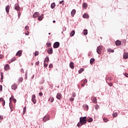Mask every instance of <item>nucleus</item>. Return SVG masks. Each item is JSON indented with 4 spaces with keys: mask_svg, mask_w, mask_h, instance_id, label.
Masks as SVG:
<instances>
[{
    "mask_svg": "<svg viewBox=\"0 0 128 128\" xmlns=\"http://www.w3.org/2000/svg\"><path fill=\"white\" fill-rule=\"evenodd\" d=\"M49 61H50V59L48 58V57H46V58L44 60V62H48Z\"/></svg>",
    "mask_w": 128,
    "mask_h": 128,
    "instance_id": "393cba45",
    "label": "nucleus"
},
{
    "mask_svg": "<svg viewBox=\"0 0 128 128\" xmlns=\"http://www.w3.org/2000/svg\"><path fill=\"white\" fill-rule=\"evenodd\" d=\"M38 64H40V62L39 61L36 62V66H38Z\"/></svg>",
    "mask_w": 128,
    "mask_h": 128,
    "instance_id": "8fccbe9b",
    "label": "nucleus"
},
{
    "mask_svg": "<svg viewBox=\"0 0 128 128\" xmlns=\"http://www.w3.org/2000/svg\"><path fill=\"white\" fill-rule=\"evenodd\" d=\"M70 100L71 102H74V98H70Z\"/></svg>",
    "mask_w": 128,
    "mask_h": 128,
    "instance_id": "603ef678",
    "label": "nucleus"
},
{
    "mask_svg": "<svg viewBox=\"0 0 128 128\" xmlns=\"http://www.w3.org/2000/svg\"><path fill=\"white\" fill-rule=\"evenodd\" d=\"M116 46H120L122 42L120 40H117L115 42Z\"/></svg>",
    "mask_w": 128,
    "mask_h": 128,
    "instance_id": "4468645a",
    "label": "nucleus"
},
{
    "mask_svg": "<svg viewBox=\"0 0 128 128\" xmlns=\"http://www.w3.org/2000/svg\"><path fill=\"white\" fill-rule=\"evenodd\" d=\"M64 0H62L61 2H60V4H62V2H64Z\"/></svg>",
    "mask_w": 128,
    "mask_h": 128,
    "instance_id": "e2e57ef3",
    "label": "nucleus"
},
{
    "mask_svg": "<svg viewBox=\"0 0 128 128\" xmlns=\"http://www.w3.org/2000/svg\"><path fill=\"white\" fill-rule=\"evenodd\" d=\"M28 34H29L28 32H26V33H25V34H26V36H28Z\"/></svg>",
    "mask_w": 128,
    "mask_h": 128,
    "instance_id": "680f3d73",
    "label": "nucleus"
},
{
    "mask_svg": "<svg viewBox=\"0 0 128 128\" xmlns=\"http://www.w3.org/2000/svg\"><path fill=\"white\" fill-rule=\"evenodd\" d=\"M103 120L104 122H108V119L107 118H103Z\"/></svg>",
    "mask_w": 128,
    "mask_h": 128,
    "instance_id": "473e14b6",
    "label": "nucleus"
},
{
    "mask_svg": "<svg viewBox=\"0 0 128 128\" xmlns=\"http://www.w3.org/2000/svg\"><path fill=\"white\" fill-rule=\"evenodd\" d=\"M30 28V27H28V26H25V30H28Z\"/></svg>",
    "mask_w": 128,
    "mask_h": 128,
    "instance_id": "de8ad7c7",
    "label": "nucleus"
},
{
    "mask_svg": "<svg viewBox=\"0 0 128 128\" xmlns=\"http://www.w3.org/2000/svg\"><path fill=\"white\" fill-rule=\"evenodd\" d=\"M0 76H1V80H2V78H4V73L0 72Z\"/></svg>",
    "mask_w": 128,
    "mask_h": 128,
    "instance_id": "4c0bfd02",
    "label": "nucleus"
},
{
    "mask_svg": "<svg viewBox=\"0 0 128 128\" xmlns=\"http://www.w3.org/2000/svg\"><path fill=\"white\" fill-rule=\"evenodd\" d=\"M50 46H52V43L50 42H48L46 43V46L48 47V48H50Z\"/></svg>",
    "mask_w": 128,
    "mask_h": 128,
    "instance_id": "c9c22d12",
    "label": "nucleus"
},
{
    "mask_svg": "<svg viewBox=\"0 0 128 128\" xmlns=\"http://www.w3.org/2000/svg\"><path fill=\"white\" fill-rule=\"evenodd\" d=\"M83 18H90V16L87 14H83Z\"/></svg>",
    "mask_w": 128,
    "mask_h": 128,
    "instance_id": "4be33fe9",
    "label": "nucleus"
},
{
    "mask_svg": "<svg viewBox=\"0 0 128 128\" xmlns=\"http://www.w3.org/2000/svg\"><path fill=\"white\" fill-rule=\"evenodd\" d=\"M47 52L49 54H52V53L54 52L52 51V48H48L47 50Z\"/></svg>",
    "mask_w": 128,
    "mask_h": 128,
    "instance_id": "20e7f679",
    "label": "nucleus"
},
{
    "mask_svg": "<svg viewBox=\"0 0 128 128\" xmlns=\"http://www.w3.org/2000/svg\"><path fill=\"white\" fill-rule=\"evenodd\" d=\"M38 56V52L36 51L34 53V56Z\"/></svg>",
    "mask_w": 128,
    "mask_h": 128,
    "instance_id": "58836bf2",
    "label": "nucleus"
},
{
    "mask_svg": "<svg viewBox=\"0 0 128 128\" xmlns=\"http://www.w3.org/2000/svg\"><path fill=\"white\" fill-rule=\"evenodd\" d=\"M26 107H24V110H23V112L24 114V112H26Z\"/></svg>",
    "mask_w": 128,
    "mask_h": 128,
    "instance_id": "a18cd8bd",
    "label": "nucleus"
},
{
    "mask_svg": "<svg viewBox=\"0 0 128 128\" xmlns=\"http://www.w3.org/2000/svg\"><path fill=\"white\" fill-rule=\"evenodd\" d=\"M124 58L125 60H127L128 58V52H124L123 55Z\"/></svg>",
    "mask_w": 128,
    "mask_h": 128,
    "instance_id": "f8f14e48",
    "label": "nucleus"
},
{
    "mask_svg": "<svg viewBox=\"0 0 128 128\" xmlns=\"http://www.w3.org/2000/svg\"><path fill=\"white\" fill-rule=\"evenodd\" d=\"M40 16V13L38 12H36L34 14H33V18H38V16Z\"/></svg>",
    "mask_w": 128,
    "mask_h": 128,
    "instance_id": "a211bd4d",
    "label": "nucleus"
},
{
    "mask_svg": "<svg viewBox=\"0 0 128 128\" xmlns=\"http://www.w3.org/2000/svg\"><path fill=\"white\" fill-rule=\"evenodd\" d=\"M108 84L110 86H112V83H108Z\"/></svg>",
    "mask_w": 128,
    "mask_h": 128,
    "instance_id": "3c124183",
    "label": "nucleus"
},
{
    "mask_svg": "<svg viewBox=\"0 0 128 128\" xmlns=\"http://www.w3.org/2000/svg\"><path fill=\"white\" fill-rule=\"evenodd\" d=\"M4 98H0V102H4Z\"/></svg>",
    "mask_w": 128,
    "mask_h": 128,
    "instance_id": "09e8293b",
    "label": "nucleus"
},
{
    "mask_svg": "<svg viewBox=\"0 0 128 128\" xmlns=\"http://www.w3.org/2000/svg\"><path fill=\"white\" fill-rule=\"evenodd\" d=\"M76 10L74 9L72 10V11L71 12V16H74V14H76Z\"/></svg>",
    "mask_w": 128,
    "mask_h": 128,
    "instance_id": "dca6fc26",
    "label": "nucleus"
},
{
    "mask_svg": "<svg viewBox=\"0 0 128 128\" xmlns=\"http://www.w3.org/2000/svg\"><path fill=\"white\" fill-rule=\"evenodd\" d=\"M88 82V80H82V86L84 87V86Z\"/></svg>",
    "mask_w": 128,
    "mask_h": 128,
    "instance_id": "1a4fd4ad",
    "label": "nucleus"
},
{
    "mask_svg": "<svg viewBox=\"0 0 128 128\" xmlns=\"http://www.w3.org/2000/svg\"><path fill=\"white\" fill-rule=\"evenodd\" d=\"M83 7L84 8H88V4H86V3H84L83 4Z\"/></svg>",
    "mask_w": 128,
    "mask_h": 128,
    "instance_id": "72a5a7b5",
    "label": "nucleus"
},
{
    "mask_svg": "<svg viewBox=\"0 0 128 128\" xmlns=\"http://www.w3.org/2000/svg\"><path fill=\"white\" fill-rule=\"evenodd\" d=\"M13 102L14 104H16V100L15 98L13 99Z\"/></svg>",
    "mask_w": 128,
    "mask_h": 128,
    "instance_id": "4d7b16f0",
    "label": "nucleus"
},
{
    "mask_svg": "<svg viewBox=\"0 0 128 128\" xmlns=\"http://www.w3.org/2000/svg\"><path fill=\"white\" fill-rule=\"evenodd\" d=\"M15 10H20V6H18V4H16L15 5Z\"/></svg>",
    "mask_w": 128,
    "mask_h": 128,
    "instance_id": "412c9836",
    "label": "nucleus"
},
{
    "mask_svg": "<svg viewBox=\"0 0 128 128\" xmlns=\"http://www.w3.org/2000/svg\"><path fill=\"white\" fill-rule=\"evenodd\" d=\"M56 8V3L53 2L51 4V8Z\"/></svg>",
    "mask_w": 128,
    "mask_h": 128,
    "instance_id": "5701e85b",
    "label": "nucleus"
},
{
    "mask_svg": "<svg viewBox=\"0 0 128 128\" xmlns=\"http://www.w3.org/2000/svg\"><path fill=\"white\" fill-rule=\"evenodd\" d=\"M23 80H24V78H20L18 79L19 82H22Z\"/></svg>",
    "mask_w": 128,
    "mask_h": 128,
    "instance_id": "f704fd0d",
    "label": "nucleus"
},
{
    "mask_svg": "<svg viewBox=\"0 0 128 128\" xmlns=\"http://www.w3.org/2000/svg\"><path fill=\"white\" fill-rule=\"evenodd\" d=\"M106 80H112V77H106Z\"/></svg>",
    "mask_w": 128,
    "mask_h": 128,
    "instance_id": "79ce46f5",
    "label": "nucleus"
},
{
    "mask_svg": "<svg viewBox=\"0 0 128 128\" xmlns=\"http://www.w3.org/2000/svg\"><path fill=\"white\" fill-rule=\"evenodd\" d=\"M48 34H50V33H48Z\"/></svg>",
    "mask_w": 128,
    "mask_h": 128,
    "instance_id": "774afa93",
    "label": "nucleus"
},
{
    "mask_svg": "<svg viewBox=\"0 0 128 128\" xmlns=\"http://www.w3.org/2000/svg\"><path fill=\"white\" fill-rule=\"evenodd\" d=\"M50 120V118L48 117V116H45L43 118V120L44 122H47V120Z\"/></svg>",
    "mask_w": 128,
    "mask_h": 128,
    "instance_id": "6e6552de",
    "label": "nucleus"
},
{
    "mask_svg": "<svg viewBox=\"0 0 128 128\" xmlns=\"http://www.w3.org/2000/svg\"><path fill=\"white\" fill-rule=\"evenodd\" d=\"M0 58H4V55L0 54Z\"/></svg>",
    "mask_w": 128,
    "mask_h": 128,
    "instance_id": "864d4df0",
    "label": "nucleus"
},
{
    "mask_svg": "<svg viewBox=\"0 0 128 128\" xmlns=\"http://www.w3.org/2000/svg\"><path fill=\"white\" fill-rule=\"evenodd\" d=\"M10 6H6V14H8V12H10Z\"/></svg>",
    "mask_w": 128,
    "mask_h": 128,
    "instance_id": "f3484780",
    "label": "nucleus"
},
{
    "mask_svg": "<svg viewBox=\"0 0 128 128\" xmlns=\"http://www.w3.org/2000/svg\"><path fill=\"white\" fill-rule=\"evenodd\" d=\"M16 60V57H14L13 58H12V59L11 60V61H10L9 64H10V62H14Z\"/></svg>",
    "mask_w": 128,
    "mask_h": 128,
    "instance_id": "bb28decb",
    "label": "nucleus"
},
{
    "mask_svg": "<svg viewBox=\"0 0 128 128\" xmlns=\"http://www.w3.org/2000/svg\"><path fill=\"white\" fill-rule=\"evenodd\" d=\"M4 70H10V65L8 64H6L4 67Z\"/></svg>",
    "mask_w": 128,
    "mask_h": 128,
    "instance_id": "2eb2a0df",
    "label": "nucleus"
},
{
    "mask_svg": "<svg viewBox=\"0 0 128 128\" xmlns=\"http://www.w3.org/2000/svg\"><path fill=\"white\" fill-rule=\"evenodd\" d=\"M70 68H72V70H74V64L73 62H70Z\"/></svg>",
    "mask_w": 128,
    "mask_h": 128,
    "instance_id": "9b49d317",
    "label": "nucleus"
},
{
    "mask_svg": "<svg viewBox=\"0 0 128 128\" xmlns=\"http://www.w3.org/2000/svg\"><path fill=\"white\" fill-rule=\"evenodd\" d=\"M48 62H44V68H46L48 66Z\"/></svg>",
    "mask_w": 128,
    "mask_h": 128,
    "instance_id": "e433bc0d",
    "label": "nucleus"
},
{
    "mask_svg": "<svg viewBox=\"0 0 128 128\" xmlns=\"http://www.w3.org/2000/svg\"><path fill=\"white\" fill-rule=\"evenodd\" d=\"M18 16L20 18V14H18Z\"/></svg>",
    "mask_w": 128,
    "mask_h": 128,
    "instance_id": "0e129e2a",
    "label": "nucleus"
},
{
    "mask_svg": "<svg viewBox=\"0 0 128 128\" xmlns=\"http://www.w3.org/2000/svg\"><path fill=\"white\" fill-rule=\"evenodd\" d=\"M74 34H76L74 30H72L70 33V36H74Z\"/></svg>",
    "mask_w": 128,
    "mask_h": 128,
    "instance_id": "6ab92c4d",
    "label": "nucleus"
},
{
    "mask_svg": "<svg viewBox=\"0 0 128 128\" xmlns=\"http://www.w3.org/2000/svg\"><path fill=\"white\" fill-rule=\"evenodd\" d=\"M22 51L20 50L16 52V56H22Z\"/></svg>",
    "mask_w": 128,
    "mask_h": 128,
    "instance_id": "423d86ee",
    "label": "nucleus"
},
{
    "mask_svg": "<svg viewBox=\"0 0 128 128\" xmlns=\"http://www.w3.org/2000/svg\"><path fill=\"white\" fill-rule=\"evenodd\" d=\"M32 102L34 104H36V95L35 94L32 95Z\"/></svg>",
    "mask_w": 128,
    "mask_h": 128,
    "instance_id": "7ed1b4c3",
    "label": "nucleus"
},
{
    "mask_svg": "<svg viewBox=\"0 0 128 128\" xmlns=\"http://www.w3.org/2000/svg\"><path fill=\"white\" fill-rule=\"evenodd\" d=\"M87 120L86 116L84 117H80V122L77 124V126L80 128V126H84L86 124Z\"/></svg>",
    "mask_w": 128,
    "mask_h": 128,
    "instance_id": "f257e3e1",
    "label": "nucleus"
},
{
    "mask_svg": "<svg viewBox=\"0 0 128 128\" xmlns=\"http://www.w3.org/2000/svg\"><path fill=\"white\" fill-rule=\"evenodd\" d=\"M11 110H14V108H11Z\"/></svg>",
    "mask_w": 128,
    "mask_h": 128,
    "instance_id": "69168bd1",
    "label": "nucleus"
},
{
    "mask_svg": "<svg viewBox=\"0 0 128 128\" xmlns=\"http://www.w3.org/2000/svg\"><path fill=\"white\" fill-rule=\"evenodd\" d=\"M94 108H95V110H98V104H96L95 106H94Z\"/></svg>",
    "mask_w": 128,
    "mask_h": 128,
    "instance_id": "ea45409f",
    "label": "nucleus"
},
{
    "mask_svg": "<svg viewBox=\"0 0 128 128\" xmlns=\"http://www.w3.org/2000/svg\"><path fill=\"white\" fill-rule=\"evenodd\" d=\"M84 108H86V110H88V106L85 104L84 105Z\"/></svg>",
    "mask_w": 128,
    "mask_h": 128,
    "instance_id": "a19ab883",
    "label": "nucleus"
},
{
    "mask_svg": "<svg viewBox=\"0 0 128 128\" xmlns=\"http://www.w3.org/2000/svg\"><path fill=\"white\" fill-rule=\"evenodd\" d=\"M108 52H114V50H112V49L110 48V49L108 50Z\"/></svg>",
    "mask_w": 128,
    "mask_h": 128,
    "instance_id": "2f4dec72",
    "label": "nucleus"
},
{
    "mask_svg": "<svg viewBox=\"0 0 128 128\" xmlns=\"http://www.w3.org/2000/svg\"><path fill=\"white\" fill-rule=\"evenodd\" d=\"M2 90V85H0V90Z\"/></svg>",
    "mask_w": 128,
    "mask_h": 128,
    "instance_id": "13d9d810",
    "label": "nucleus"
},
{
    "mask_svg": "<svg viewBox=\"0 0 128 128\" xmlns=\"http://www.w3.org/2000/svg\"><path fill=\"white\" fill-rule=\"evenodd\" d=\"M112 116H114V118H116V116H118V113L114 112L112 114Z\"/></svg>",
    "mask_w": 128,
    "mask_h": 128,
    "instance_id": "7c9ffc66",
    "label": "nucleus"
},
{
    "mask_svg": "<svg viewBox=\"0 0 128 128\" xmlns=\"http://www.w3.org/2000/svg\"><path fill=\"white\" fill-rule=\"evenodd\" d=\"M2 102V105L3 106H4V104H6V101L4 100V101Z\"/></svg>",
    "mask_w": 128,
    "mask_h": 128,
    "instance_id": "c03bdc74",
    "label": "nucleus"
},
{
    "mask_svg": "<svg viewBox=\"0 0 128 128\" xmlns=\"http://www.w3.org/2000/svg\"><path fill=\"white\" fill-rule=\"evenodd\" d=\"M58 46H60V42H56L55 43H54V48H58Z\"/></svg>",
    "mask_w": 128,
    "mask_h": 128,
    "instance_id": "39448f33",
    "label": "nucleus"
},
{
    "mask_svg": "<svg viewBox=\"0 0 128 128\" xmlns=\"http://www.w3.org/2000/svg\"><path fill=\"white\" fill-rule=\"evenodd\" d=\"M87 122H92V118H90L88 120H87Z\"/></svg>",
    "mask_w": 128,
    "mask_h": 128,
    "instance_id": "c756f323",
    "label": "nucleus"
},
{
    "mask_svg": "<svg viewBox=\"0 0 128 128\" xmlns=\"http://www.w3.org/2000/svg\"><path fill=\"white\" fill-rule=\"evenodd\" d=\"M14 96H11V98H10V102H12V100H14Z\"/></svg>",
    "mask_w": 128,
    "mask_h": 128,
    "instance_id": "37998d69",
    "label": "nucleus"
},
{
    "mask_svg": "<svg viewBox=\"0 0 128 128\" xmlns=\"http://www.w3.org/2000/svg\"><path fill=\"white\" fill-rule=\"evenodd\" d=\"M54 100V98H50L48 100V101L50 102H53Z\"/></svg>",
    "mask_w": 128,
    "mask_h": 128,
    "instance_id": "a878e982",
    "label": "nucleus"
},
{
    "mask_svg": "<svg viewBox=\"0 0 128 128\" xmlns=\"http://www.w3.org/2000/svg\"><path fill=\"white\" fill-rule=\"evenodd\" d=\"M62 94L60 93H58L56 96V98L58 100H60V98H62Z\"/></svg>",
    "mask_w": 128,
    "mask_h": 128,
    "instance_id": "9d476101",
    "label": "nucleus"
},
{
    "mask_svg": "<svg viewBox=\"0 0 128 128\" xmlns=\"http://www.w3.org/2000/svg\"><path fill=\"white\" fill-rule=\"evenodd\" d=\"M53 22H56V20H53Z\"/></svg>",
    "mask_w": 128,
    "mask_h": 128,
    "instance_id": "338daca9",
    "label": "nucleus"
},
{
    "mask_svg": "<svg viewBox=\"0 0 128 128\" xmlns=\"http://www.w3.org/2000/svg\"><path fill=\"white\" fill-rule=\"evenodd\" d=\"M102 46H98L97 48L96 52L98 54H102Z\"/></svg>",
    "mask_w": 128,
    "mask_h": 128,
    "instance_id": "f03ea898",
    "label": "nucleus"
},
{
    "mask_svg": "<svg viewBox=\"0 0 128 128\" xmlns=\"http://www.w3.org/2000/svg\"><path fill=\"white\" fill-rule=\"evenodd\" d=\"M49 68H52V64H50L49 65Z\"/></svg>",
    "mask_w": 128,
    "mask_h": 128,
    "instance_id": "6e6d98bb",
    "label": "nucleus"
},
{
    "mask_svg": "<svg viewBox=\"0 0 128 128\" xmlns=\"http://www.w3.org/2000/svg\"><path fill=\"white\" fill-rule=\"evenodd\" d=\"M76 92H73L72 94V96L73 98H74L76 96Z\"/></svg>",
    "mask_w": 128,
    "mask_h": 128,
    "instance_id": "49530a36",
    "label": "nucleus"
},
{
    "mask_svg": "<svg viewBox=\"0 0 128 128\" xmlns=\"http://www.w3.org/2000/svg\"><path fill=\"white\" fill-rule=\"evenodd\" d=\"M4 118V116H0V120H2Z\"/></svg>",
    "mask_w": 128,
    "mask_h": 128,
    "instance_id": "052dcab7",
    "label": "nucleus"
},
{
    "mask_svg": "<svg viewBox=\"0 0 128 128\" xmlns=\"http://www.w3.org/2000/svg\"><path fill=\"white\" fill-rule=\"evenodd\" d=\"M92 100L93 104H97L98 101H96V98L93 96L92 97Z\"/></svg>",
    "mask_w": 128,
    "mask_h": 128,
    "instance_id": "0eeeda50",
    "label": "nucleus"
},
{
    "mask_svg": "<svg viewBox=\"0 0 128 128\" xmlns=\"http://www.w3.org/2000/svg\"><path fill=\"white\" fill-rule=\"evenodd\" d=\"M83 34H84V36H86V34H88V30H84Z\"/></svg>",
    "mask_w": 128,
    "mask_h": 128,
    "instance_id": "cd10ccee",
    "label": "nucleus"
},
{
    "mask_svg": "<svg viewBox=\"0 0 128 128\" xmlns=\"http://www.w3.org/2000/svg\"><path fill=\"white\" fill-rule=\"evenodd\" d=\"M84 69L82 68H80V70H78V74H82V72H84Z\"/></svg>",
    "mask_w": 128,
    "mask_h": 128,
    "instance_id": "c85d7f7f",
    "label": "nucleus"
},
{
    "mask_svg": "<svg viewBox=\"0 0 128 128\" xmlns=\"http://www.w3.org/2000/svg\"><path fill=\"white\" fill-rule=\"evenodd\" d=\"M39 96H42V92H40V93H39Z\"/></svg>",
    "mask_w": 128,
    "mask_h": 128,
    "instance_id": "bf43d9fd",
    "label": "nucleus"
},
{
    "mask_svg": "<svg viewBox=\"0 0 128 128\" xmlns=\"http://www.w3.org/2000/svg\"><path fill=\"white\" fill-rule=\"evenodd\" d=\"M95 60L94 58H92L90 60V64H94V62Z\"/></svg>",
    "mask_w": 128,
    "mask_h": 128,
    "instance_id": "b1692460",
    "label": "nucleus"
},
{
    "mask_svg": "<svg viewBox=\"0 0 128 128\" xmlns=\"http://www.w3.org/2000/svg\"><path fill=\"white\" fill-rule=\"evenodd\" d=\"M42 18H44V14H41L40 16L38 18V20H39L40 22V20H42Z\"/></svg>",
    "mask_w": 128,
    "mask_h": 128,
    "instance_id": "aec40b11",
    "label": "nucleus"
},
{
    "mask_svg": "<svg viewBox=\"0 0 128 128\" xmlns=\"http://www.w3.org/2000/svg\"><path fill=\"white\" fill-rule=\"evenodd\" d=\"M12 90H16L18 88V85L16 84H14L12 86Z\"/></svg>",
    "mask_w": 128,
    "mask_h": 128,
    "instance_id": "ddd939ff",
    "label": "nucleus"
},
{
    "mask_svg": "<svg viewBox=\"0 0 128 128\" xmlns=\"http://www.w3.org/2000/svg\"><path fill=\"white\" fill-rule=\"evenodd\" d=\"M124 76H126V78H128V73H125Z\"/></svg>",
    "mask_w": 128,
    "mask_h": 128,
    "instance_id": "5fc2aeb1",
    "label": "nucleus"
}]
</instances>
